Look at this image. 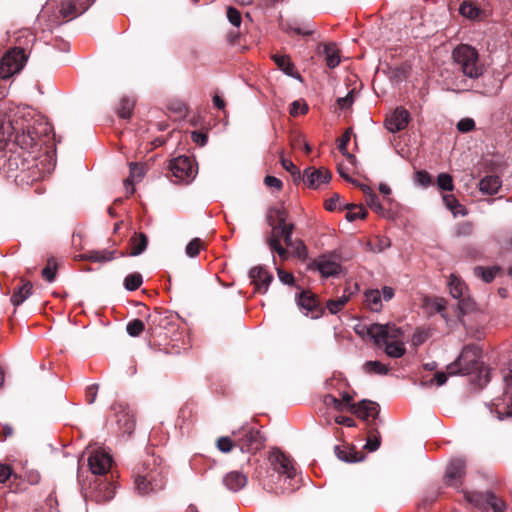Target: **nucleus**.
<instances>
[{"instance_id": "32", "label": "nucleus", "mask_w": 512, "mask_h": 512, "mask_svg": "<svg viewBox=\"0 0 512 512\" xmlns=\"http://www.w3.org/2000/svg\"><path fill=\"white\" fill-rule=\"evenodd\" d=\"M501 268L499 266L492 267H482L476 266L474 268V275L476 277L481 278L484 282L490 283L492 282L498 273H500Z\"/></svg>"}, {"instance_id": "12", "label": "nucleus", "mask_w": 512, "mask_h": 512, "mask_svg": "<svg viewBox=\"0 0 512 512\" xmlns=\"http://www.w3.org/2000/svg\"><path fill=\"white\" fill-rule=\"evenodd\" d=\"M466 499L475 506L489 507L494 512H504L506 509L505 503L491 492H470L466 494Z\"/></svg>"}, {"instance_id": "30", "label": "nucleus", "mask_w": 512, "mask_h": 512, "mask_svg": "<svg viewBox=\"0 0 512 512\" xmlns=\"http://www.w3.org/2000/svg\"><path fill=\"white\" fill-rule=\"evenodd\" d=\"M32 293V284L27 281L22 286L15 289L11 296V303L14 306L21 305Z\"/></svg>"}, {"instance_id": "46", "label": "nucleus", "mask_w": 512, "mask_h": 512, "mask_svg": "<svg viewBox=\"0 0 512 512\" xmlns=\"http://www.w3.org/2000/svg\"><path fill=\"white\" fill-rule=\"evenodd\" d=\"M280 162L282 167L288 171L293 177H301L300 169L290 160L281 155Z\"/></svg>"}, {"instance_id": "7", "label": "nucleus", "mask_w": 512, "mask_h": 512, "mask_svg": "<svg viewBox=\"0 0 512 512\" xmlns=\"http://www.w3.org/2000/svg\"><path fill=\"white\" fill-rule=\"evenodd\" d=\"M233 435L242 452L255 453L264 446L262 435L253 427L243 426L237 432H233Z\"/></svg>"}, {"instance_id": "49", "label": "nucleus", "mask_w": 512, "mask_h": 512, "mask_svg": "<svg viewBox=\"0 0 512 512\" xmlns=\"http://www.w3.org/2000/svg\"><path fill=\"white\" fill-rule=\"evenodd\" d=\"M268 214L272 215L273 222H274V217H275L278 221V224H283V225H284V222H286L287 216H288L287 211L285 210L284 207L271 208L269 210Z\"/></svg>"}, {"instance_id": "51", "label": "nucleus", "mask_w": 512, "mask_h": 512, "mask_svg": "<svg viewBox=\"0 0 512 512\" xmlns=\"http://www.w3.org/2000/svg\"><path fill=\"white\" fill-rule=\"evenodd\" d=\"M216 446L221 452L228 453L232 450L234 444L230 437H220Z\"/></svg>"}, {"instance_id": "42", "label": "nucleus", "mask_w": 512, "mask_h": 512, "mask_svg": "<svg viewBox=\"0 0 512 512\" xmlns=\"http://www.w3.org/2000/svg\"><path fill=\"white\" fill-rule=\"evenodd\" d=\"M104 492L102 493V487L94 495L97 502L109 501L114 497V487L110 483L103 484Z\"/></svg>"}, {"instance_id": "15", "label": "nucleus", "mask_w": 512, "mask_h": 512, "mask_svg": "<svg viewBox=\"0 0 512 512\" xmlns=\"http://www.w3.org/2000/svg\"><path fill=\"white\" fill-rule=\"evenodd\" d=\"M410 120V113L403 107L396 108L393 113L387 116L385 126L391 133L404 130Z\"/></svg>"}, {"instance_id": "14", "label": "nucleus", "mask_w": 512, "mask_h": 512, "mask_svg": "<svg viewBox=\"0 0 512 512\" xmlns=\"http://www.w3.org/2000/svg\"><path fill=\"white\" fill-rule=\"evenodd\" d=\"M88 465L93 474L104 475L112 466V457L105 451L97 450L89 456Z\"/></svg>"}, {"instance_id": "28", "label": "nucleus", "mask_w": 512, "mask_h": 512, "mask_svg": "<svg viewBox=\"0 0 512 512\" xmlns=\"http://www.w3.org/2000/svg\"><path fill=\"white\" fill-rule=\"evenodd\" d=\"M365 304L373 312L382 309L381 292L378 289H371L365 292Z\"/></svg>"}, {"instance_id": "20", "label": "nucleus", "mask_w": 512, "mask_h": 512, "mask_svg": "<svg viewBox=\"0 0 512 512\" xmlns=\"http://www.w3.org/2000/svg\"><path fill=\"white\" fill-rule=\"evenodd\" d=\"M115 411L117 424L119 429L124 434H131L134 430L135 421L134 416L131 414L129 409L122 404H115L113 406Z\"/></svg>"}, {"instance_id": "9", "label": "nucleus", "mask_w": 512, "mask_h": 512, "mask_svg": "<svg viewBox=\"0 0 512 512\" xmlns=\"http://www.w3.org/2000/svg\"><path fill=\"white\" fill-rule=\"evenodd\" d=\"M169 168L178 182L188 183L196 174L194 162L188 156L174 158L171 160Z\"/></svg>"}, {"instance_id": "60", "label": "nucleus", "mask_w": 512, "mask_h": 512, "mask_svg": "<svg viewBox=\"0 0 512 512\" xmlns=\"http://www.w3.org/2000/svg\"><path fill=\"white\" fill-rule=\"evenodd\" d=\"M416 181L421 186L427 187L431 184V176L427 171H418L416 173Z\"/></svg>"}, {"instance_id": "57", "label": "nucleus", "mask_w": 512, "mask_h": 512, "mask_svg": "<svg viewBox=\"0 0 512 512\" xmlns=\"http://www.w3.org/2000/svg\"><path fill=\"white\" fill-rule=\"evenodd\" d=\"M354 103V93L350 91L346 96L339 97L337 99V104L341 109H347L352 106Z\"/></svg>"}, {"instance_id": "37", "label": "nucleus", "mask_w": 512, "mask_h": 512, "mask_svg": "<svg viewBox=\"0 0 512 512\" xmlns=\"http://www.w3.org/2000/svg\"><path fill=\"white\" fill-rule=\"evenodd\" d=\"M351 133L352 129L348 128L344 134L337 140L338 143V149L341 152V154L346 157L348 160H353L354 156L348 152L347 146L351 139Z\"/></svg>"}, {"instance_id": "23", "label": "nucleus", "mask_w": 512, "mask_h": 512, "mask_svg": "<svg viewBox=\"0 0 512 512\" xmlns=\"http://www.w3.org/2000/svg\"><path fill=\"white\" fill-rule=\"evenodd\" d=\"M318 271L324 277L335 276L340 273L341 266L338 262L334 261L331 257H320L316 263Z\"/></svg>"}, {"instance_id": "55", "label": "nucleus", "mask_w": 512, "mask_h": 512, "mask_svg": "<svg viewBox=\"0 0 512 512\" xmlns=\"http://www.w3.org/2000/svg\"><path fill=\"white\" fill-rule=\"evenodd\" d=\"M474 127L475 122L472 118H463L457 123V129L463 133L473 130Z\"/></svg>"}, {"instance_id": "59", "label": "nucleus", "mask_w": 512, "mask_h": 512, "mask_svg": "<svg viewBox=\"0 0 512 512\" xmlns=\"http://www.w3.org/2000/svg\"><path fill=\"white\" fill-rule=\"evenodd\" d=\"M42 276L48 282H53L56 277V265H51V262L42 270Z\"/></svg>"}, {"instance_id": "17", "label": "nucleus", "mask_w": 512, "mask_h": 512, "mask_svg": "<svg viewBox=\"0 0 512 512\" xmlns=\"http://www.w3.org/2000/svg\"><path fill=\"white\" fill-rule=\"evenodd\" d=\"M331 179V173L324 168L314 169L306 168L303 172L304 183L313 189L319 188L322 184L328 183Z\"/></svg>"}, {"instance_id": "39", "label": "nucleus", "mask_w": 512, "mask_h": 512, "mask_svg": "<svg viewBox=\"0 0 512 512\" xmlns=\"http://www.w3.org/2000/svg\"><path fill=\"white\" fill-rule=\"evenodd\" d=\"M459 13L468 19H476L480 14V9L470 2H463L459 7Z\"/></svg>"}, {"instance_id": "54", "label": "nucleus", "mask_w": 512, "mask_h": 512, "mask_svg": "<svg viewBox=\"0 0 512 512\" xmlns=\"http://www.w3.org/2000/svg\"><path fill=\"white\" fill-rule=\"evenodd\" d=\"M267 223L272 228L271 235L268 238H274L276 236V239L280 241V238L283 237V234H281V224H275L272 221V215L267 214Z\"/></svg>"}, {"instance_id": "44", "label": "nucleus", "mask_w": 512, "mask_h": 512, "mask_svg": "<svg viewBox=\"0 0 512 512\" xmlns=\"http://www.w3.org/2000/svg\"><path fill=\"white\" fill-rule=\"evenodd\" d=\"M144 329L145 325L140 319H134L130 321L126 326L127 333L132 337L139 336L144 331Z\"/></svg>"}, {"instance_id": "16", "label": "nucleus", "mask_w": 512, "mask_h": 512, "mask_svg": "<svg viewBox=\"0 0 512 512\" xmlns=\"http://www.w3.org/2000/svg\"><path fill=\"white\" fill-rule=\"evenodd\" d=\"M465 475V461L457 458L449 462L446 468L445 481L447 485L459 487Z\"/></svg>"}, {"instance_id": "22", "label": "nucleus", "mask_w": 512, "mask_h": 512, "mask_svg": "<svg viewBox=\"0 0 512 512\" xmlns=\"http://www.w3.org/2000/svg\"><path fill=\"white\" fill-rule=\"evenodd\" d=\"M224 486L232 492H237L247 484V476L239 471H231L223 477Z\"/></svg>"}, {"instance_id": "33", "label": "nucleus", "mask_w": 512, "mask_h": 512, "mask_svg": "<svg viewBox=\"0 0 512 512\" xmlns=\"http://www.w3.org/2000/svg\"><path fill=\"white\" fill-rule=\"evenodd\" d=\"M361 190L363 191L365 195V200L367 205L375 210L377 213L382 212L383 208L382 205L379 202V199L375 192L367 185H359Z\"/></svg>"}, {"instance_id": "47", "label": "nucleus", "mask_w": 512, "mask_h": 512, "mask_svg": "<svg viewBox=\"0 0 512 512\" xmlns=\"http://www.w3.org/2000/svg\"><path fill=\"white\" fill-rule=\"evenodd\" d=\"M308 112V105L301 100H296L292 102L290 107V114L294 117L298 115H303Z\"/></svg>"}, {"instance_id": "18", "label": "nucleus", "mask_w": 512, "mask_h": 512, "mask_svg": "<svg viewBox=\"0 0 512 512\" xmlns=\"http://www.w3.org/2000/svg\"><path fill=\"white\" fill-rule=\"evenodd\" d=\"M249 277L259 293H266L273 280V275L262 266L253 267L249 272Z\"/></svg>"}, {"instance_id": "34", "label": "nucleus", "mask_w": 512, "mask_h": 512, "mask_svg": "<svg viewBox=\"0 0 512 512\" xmlns=\"http://www.w3.org/2000/svg\"><path fill=\"white\" fill-rule=\"evenodd\" d=\"M147 244H148V239H147L146 235L143 233H140L138 236L132 237L130 240L131 251L129 254L131 256L140 255L147 248Z\"/></svg>"}, {"instance_id": "29", "label": "nucleus", "mask_w": 512, "mask_h": 512, "mask_svg": "<svg viewBox=\"0 0 512 512\" xmlns=\"http://www.w3.org/2000/svg\"><path fill=\"white\" fill-rule=\"evenodd\" d=\"M324 54L329 68H335L340 64V53L335 43L325 44Z\"/></svg>"}, {"instance_id": "56", "label": "nucleus", "mask_w": 512, "mask_h": 512, "mask_svg": "<svg viewBox=\"0 0 512 512\" xmlns=\"http://www.w3.org/2000/svg\"><path fill=\"white\" fill-rule=\"evenodd\" d=\"M293 148H303L304 151L308 154L311 152V146L305 141L303 136L297 135L291 141Z\"/></svg>"}, {"instance_id": "43", "label": "nucleus", "mask_w": 512, "mask_h": 512, "mask_svg": "<svg viewBox=\"0 0 512 512\" xmlns=\"http://www.w3.org/2000/svg\"><path fill=\"white\" fill-rule=\"evenodd\" d=\"M437 186L444 191H453L454 184L452 176L448 173H440L437 176Z\"/></svg>"}, {"instance_id": "64", "label": "nucleus", "mask_w": 512, "mask_h": 512, "mask_svg": "<svg viewBox=\"0 0 512 512\" xmlns=\"http://www.w3.org/2000/svg\"><path fill=\"white\" fill-rule=\"evenodd\" d=\"M264 182L268 187L275 188L276 190H280L283 186L282 181L274 176H266Z\"/></svg>"}, {"instance_id": "50", "label": "nucleus", "mask_w": 512, "mask_h": 512, "mask_svg": "<svg viewBox=\"0 0 512 512\" xmlns=\"http://www.w3.org/2000/svg\"><path fill=\"white\" fill-rule=\"evenodd\" d=\"M227 18H228L229 22L233 26H235V27H239L240 26L241 20H242L241 14L234 7H228V9H227Z\"/></svg>"}, {"instance_id": "27", "label": "nucleus", "mask_w": 512, "mask_h": 512, "mask_svg": "<svg viewBox=\"0 0 512 512\" xmlns=\"http://www.w3.org/2000/svg\"><path fill=\"white\" fill-rule=\"evenodd\" d=\"M272 59L279 67V69H281L286 75L297 78L299 77L298 73L295 72L294 64L291 62V59L288 55L275 54L272 56Z\"/></svg>"}, {"instance_id": "19", "label": "nucleus", "mask_w": 512, "mask_h": 512, "mask_svg": "<svg viewBox=\"0 0 512 512\" xmlns=\"http://www.w3.org/2000/svg\"><path fill=\"white\" fill-rule=\"evenodd\" d=\"M297 304L306 316L316 319L321 315L318 301L310 292L303 291L297 298Z\"/></svg>"}, {"instance_id": "24", "label": "nucleus", "mask_w": 512, "mask_h": 512, "mask_svg": "<svg viewBox=\"0 0 512 512\" xmlns=\"http://www.w3.org/2000/svg\"><path fill=\"white\" fill-rule=\"evenodd\" d=\"M502 186V181L498 176L489 175L479 182V190L483 194L494 195Z\"/></svg>"}, {"instance_id": "40", "label": "nucleus", "mask_w": 512, "mask_h": 512, "mask_svg": "<svg viewBox=\"0 0 512 512\" xmlns=\"http://www.w3.org/2000/svg\"><path fill=\"white\" fill-rule=\"evenodd\" d=\"M142 282L143 278L140 273H132L125 277L124 287L128 291H135L142 285Z\"/></svg>"}, {"instance_id": "48", "label": "nucleus", "mask_w": 512, "mask_h": 512, "mask_svg": "<svg viewBox=\"0 0 512 512\" xmlns=\"http://www.w3.org/2000/svg\"><path fill=\"white\" fill-rule=\"evenodd\" d=\"M267 244L270 247V249L273 252H276L281 258L287 257L286 249L282 247L280 241L276 239V236L274 238H268Z\"/></svg>"}, {"instance_id": "58", "label": "nucleus", "mask_w": 512, "mask_h": 512, "mask_svg": "<svg viewBox=\"0 0 512 512\" xmlns=\"http://www.w3.org/2000/svg\"><path fill=\"white\" fill-rule=\"evenodd\" d=\"M505 382V396L512 400V369H509L503 375Z\"/></svg>"}, {"instance_id": "61", "label": "nucleus", "mask_w": 512, "mask_h": 512, "mask_svg": "<svg viewBox=\"0 0 512 512\" xmlns=\"http://www.w3.org/2000/svg\"><path fill=\"white\" fill-rule=\"evenodd\" d=\"M295 251L299 258H305L307 256V249L302 240H295L294 247H290Z\"/></svg>"}, {"instance_id": "3", "label": "nucleus", "mask_w": 512, "mask_h": 512, "mask_svg": "<svg viewBox=\"0 0 512 512\" xmlns=\"http://www.w3.org/2000/svg\"><path fill=\"white\" fill-rule=\"evenodd\" d=\"M134 483L137 491L142 495H147L163 488L164 475L156 458L148 457L136 467Z\"/></svg>"}, {"instance_id": "35", "label": "nucleus", "mask_w": 512, "mask_h": 512, "mask_svg": "<svg viewBox=\"0 0 512 512\" xmlns=\"http://www.w3.org/2000/svg\"><path fill=\"white\" fill-rule=\"evenodd\" d=\"M115 251L102 250V251H89L82 256L83 259L93 262H108L114 259Z\"/></svg>"}, {"instance_id": "62", "label": "nucleus", "mask_w": 512, "mask_h": 512, "mask_svg": "<svg viewBox=\"0 0 512 512\" xmlns=\"http://www.w3.org/2000/svg\"><path fill=\"white\" fill-rule=\"evenodd\" d=\"M448 376H452L451 374H449L448 371L447 373L437 372L434 375L433 379L430 380V384L432 385L433 383H435L437 386H442L446 383Z\"/></svg>"}, {"instance_id": "6", "label": "nucleus", "mask_w": 512, "mask_h": 512, "mask_svg": "<svg viewBox=\"0 0 512 512\" xmlns=\"http://www.w3.org/2000/svg\"><path fill=\"white\" fill-rule=\"evenodd\" d=\"M57 8V13H55L53 19H51V25L58 26L68 19H72L75 16L81 14L86 7L82 9H78L77 6L71 0H50L42 10L41 18H44L48 15L51 9Z\"/></svg>"}, {"instance_id": "5", "label": "nucleus", "mask_w": 512, "mask_h": 512, "mask_svg": "<svg viewBox=\"0 0 512 512\" xmlns=\"http://www.w3.org/2000/svg\"><path fill=\"white\" fill-rule=\"evenodd\" d=\"M481 349L478 345L470 344L462 349L459 357L447 366L451 375H467L478 369Z\"/></svg>"}, {"instance_id": "25", "label": "nucleus", "mask_w": 512, "mask_h": 512, "mask_svg": "<svg viewBox=\"0 0 512 512\" xmlns=\"http://www.w3.org/2000/svg\"><path fill=\"white\" fill-rule=\"evenodd\" d=\"M145 174L144 166L137 163H130L129 177L124 181V185L131 195L134 193L133 184L140 181Z\"/></svg>"}, {"instance_id": "31", "label": "nucleus", "mask_w": 512, "mask_h": 512, "mask_svg": "<svg viewBox=\"0 0 512 512\" xmlns=\"http://www.w3.org/2000/svg\"><path fill=\"white\" fill-rule=\"evenodd\" d=\"M443 202L447 209H449L454 216H465L467 211L465 207L458 201V199L452 194H446L442 197Z\"/></svg>"}, {"instance_id": "26", "label": "nucleus", "mask_w": 512, "mask_h": 512, "mask_svg": "<svg viewBox=\"0 0 512 512\" xmlns=\"http://www.w3.org/2000/svg\"><path fill=\"white\" fill-rule=\"evenodd\" d=\"M335 453L340 460L345 462L356 463L364 459V455L361 452H357L352 447L341 448L340 446H336Z\"/></svg>"}, {"instance_id": "11", "label": "nucleus", "mask_w": 512, "mask_h": 512, "mask_svg": "<svg viewBox=\"0 0 512 512\" xmlns=\"http://www.w3.org/2000/svg\"><path fill=\"white\" fill-rule=\"evenodd\" d=\"M269 461L273 470L287 479L293 480L296 476V469L293 461L280 450H273L270 453Z\"/></svg>"}, {"instance_id": "4", "label": "nucleus", "mask_w": 512, "mask_h": 512, "mask_svg": "<svg viewBox=\"0 0 512 512\" xmlns=\"http://www.w3.org/2000/svg\"><path fill=\"white\" fill-rule=\"evenodd\" d=\"M452 57L465 76L476 79L484 73V65L474 47L466 44L459 45L453 50Z\"/></svg>"}, {"instance_id": "53", "label": "nucleus", "mask_w": 512, "mask_h": 512, "mask_svg": "<svg viewBox=\"0 0 512 512\" xmlns=\"http://www.w3.org/2000/svg\"><path fill=\"white\" fill-rule=\"evenodd\" d=\"M200 248L201 240L199 238H194L186 246V253L190 257H195L196 255H198Z\"/></svg>"}, {"instance_id": "21", "label": "nucleus", "mask_w": 512, "mask_h": 512, "mask_svg": "<svg viewBox=\"0 0 512 512\" xmlns=\"http://www.w3.org/2000/svg\"><path fill=\"white\" fill-rule=\"evenodd\" d=\"M351 412L363 420L374 419L379 413V405L370 400H361L356 405H351Z\"/></svg>"}, {"instance_id": "36", "label": "nucleus", "mask_w": 512, "mask_h": 512, "mask_svg": "<svg viewBox=\"0 0 512 512\" xmlns=\"http://www.w3.org/2000/svg\"><path fill=\"white\" fill-rule=\"evenodd\" d=\"M344 208L348 209L346 219L349 222H353L357 219H364L367 215L366 209L363 206L349 204L345 205Z\"/></svg>"}, {"instance_id": "1", "label": "nucleus", "mask_w": 512, "mask_h": 512, "mask_svg": "<svg viewBox=\"0 0 512 512\" xmlns=\"http://www.w3.org/2000/svg\"><path fill=\"white\" fill-rule=\"evenodd\" d=\"M50 130V125L41 117L35 118L31 111L23 112L18 116L11 146L9 151H5L3 155L8 161V172L18 168L16 158H13L16 154L14 148L19 147L24 151L31 152L38 146L40 137L47 135Z\"/></svg>"}, {"instance_id": "13", "label": "nucleus", "mask_w": 512, "mask_h": 512, "mask_svg": "<svg viewBox=\"0 0 512 512\" xmlns=\"http://www.w3.org/2000/svg\"><path fill=\"white\" fill-rule=\"evenodd\" d=\"M16 131V119L0 113V151L9 150Z\"/></svg>"}, {"instance_id": "63", "label": "nucleus", "mask_w": 512, "mask_h": 512, "mask_svg": "<svg viewBox=\"0 0 512 512\" xmlns=\"http://www.w3.org/2000/svg\"><path fill=\"white\" fill-rule=\"evenodd\" d=\"M99 385L98 384H92L87 387L86 389V395H87V401L89 404L94 403L97 397Z\"/></svg>"}, {"instance_id": "52", "label": "nucleus", "mask_w": 512, "mask_h": 512, "mask_svg": "<svg viewBox=\"0 0 512 512\" xmlns=\"http://www.w3.org/2000/svg\"><path fill=\"white\" fill-rule=\"evenodd\" d=\"M324 404L329 407H333L337 411H343L344 410V404L341 400L336 398L333 395H326L324 397Z\"/></svg>"}, {"instance_id": "8", "label": "nucleus", "mask_w": 512, "mask_h": 512, "mask_svg": "<svg viewBox=\"0 0 512 512\" xmlns=\"http://www.w3.org/2000/svg\"><path fill=\"white\" fill-rule=\"evenodd\" d=\"M26 62V55L23 48L9 50L0 63V78L8 79L20 72Z\"/></svg>"}, {"instance_id": "10", "label": "nucleus", "mask_w": 512, "mask_h": 512, "mask_svg": "<svg viewBox=\"0 0 512 512\" xmlns=\"http://www.w3.org/2000/svg\"><path fill=\"white\" fill-rule=\"evenodd\" d=\"M448 286L452 297L459 300V309L463 314L474 308V303L469 298L465 297L467 286L459 277L451 274Z\"/></svg>"}, {"instance_id": "41", "label": "nucleus", "mask_w": 512, "mask_h": 512, "mask_svg": "<svg viewBox=\"0 0 512 512\" xmlns=\"http://www.w3.org/2000/svg\"><path fill=\"white\" fill-rule=\"evenodd\" d=\"M134 101L129 98H122L119 103L118 115L123 119H128L132 115Z\"/></svg>"}, {"instance_id": "38", "label": "nucleus", "mask_w": 512, "mask_h": 512, "mask_svg": "<svg viewBox=\"0 0 512 512\" xmlns=\"http://www.w3.org/2000/svg\"><path fill=\"white\" fill-rule=\"evenodd\" d=\"M364 370L369 374L386 375L389 372V367L380 361H367L364 364Z\"/></svg>"}, {"instance_id": "45", "label": "nucleus", "mask_w": 512, "mask_h": 512, "mask_svg": "<svg viewBox=\"0 0 512 512\" xmlns=\"http://www.w3.org/2000/svg\"><path fill=\"white\" fill-rule=\"evenodd\" d=\"M348 300L349 296L346 295H342L341 297L335 300H329L327 302V309L330 311L331 314H336L344 307Z\"/></svg>"}, {"instance_id": "2", "label": "nucleus", "mask_w": 512, "mask_h": 512, "mask_svg": "<svg viewBox=\"0 0 512 512\" xmlns=\"http://www.w3.org/2000/svg\"><path fill=\"white\" fill-rule=\"evenodd\" d=\"M358 334L366 333L378 347H383L390 358H401L406 353L405 333L395 324L373 323L356 329Z\"/></svg>"}]
</instances>
